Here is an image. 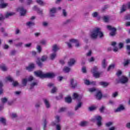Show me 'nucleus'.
Here are the masks:
<instances>
[{
	"label": "nucleus",
	"mask_w": 130,
	"mask_h": 130,
	"mask_svg": "<svg viewBox=\"0 0 130 130\" xmlns=\"http://www.w3.org/2000/svg\"><path fill=\"white\" fill-rule=\"evenodd\" d=\"M89 37L92 40L97 39L98 37L100 39H102V38H104V34L101 31V28L95 27L90 30Z\"/></svg>",
	"instance_id": "nucleus-1"
},
{
	"label": "nucleus",
	"mask_w": 130,
	"mask_h": 130,
	"mask_svg": "<svg viewBox=\"0 0 130 130\" xmlns=\"http://www.w3.org/2000/svg\"><path fill=\"white\" fill-rule=\"evenodd\" d=\"M101 120H102V117L99 115L94 116L91 119V121L92 122H95V121H97L96 124L98 126H101L102 125V122H101Z\"/></svg>",
	"instance_id": "nucleus-2"
},
{
	"label": "nucleus",
	"mask_w": 130,
	"mask_h": 130,
	"mask_svg": "<svg viewBox=\"0 0 130 130\" xmlns=\"http://www.w3.org/2000/svg\"><path fill=\"white\" fill-rule=\"evenodd\" d=\"M107 28L108 30L111 31V32H110V36L113 37V36H115V35H116V28L113 27L111 25H107Z\"/></svg>",
	"instance_id": "nucleus-3"
},
{
	"label": "nucleus",
	"mask_w": 130,
	"mask_h": 130,
	"mask_svg": "<svg viewBox=\"0 0 130 130\" xmlns=\"http://www.w3.org/2000/svg\"><path fill=\"white\" fill-rule=\"evenodd\" d=\"M128 9H130V2H128L127 4L122 5L120 13H123Z\"/></svg>",
	"instance_id": "nucleus-4"
},
{
	"label": "nucleus",
	"mask_w": 130,
	"mask_h": 130,
	"mask_svg": "<svg viewBox=\"0 0 130 130\" xmlns=\"http://www.w3.org/2000/svg\"><path fill=\"white\" fill-rule=\"evenodd\" d=\"M128 82V78L125 76H122L119 80L118 81V83H121V84H126Z\"/></svg>",
	"instance_id": "nucleus-5"
},
{
	"label": "nucleus",
	"mask_w": 130,
	"mask_h": 130,
	"mask_svg": "<svg viewBox=\"0 0 130 130\" xmlns=\"http://www.w3.org/2000/svg\"><path fill=\"white\" fill-rule=\"evenodd\" d=\"M70 42L66 43L69 48H72L73 47V46H72V43H77L78 42V40L75 39H71L69 40Z\"/></svg>",
	"instance_id": "nucleus-6"
},
{
	"label": "nucleus",
	"mask_w": 130,
	"mask_h": 130,
	"mask_svg": "<svg viewBox=\"0 0 130 130\" xmlns=\"http://www.w3.org/2000/svg\"><path fill=\"white\" fill-rule=\"evenodd\" d=\"M17 12H20L21 16H25L26 15V10L23 7H18L16 9Z\"/></svg>",
	"instance_id": "nucleus-7"
},
{
	"label": "nucleus",
	"mask_w": 130,
	"mask_h": 130,
	"mask_svg": "<svg viewBox=\"0 0 130 130\" xmlns=\"http://www.w3.org/2000/svg\"><path fill=\"white\" fill-rule=\"evenodd\" d=\"M77 85L78 83H77V81L75 82V79H74L73 78L70 79V85L72 89H75L76 88H77Z\"/></svg>",
	"instance_id": "nucleus-8"
},
{
	"label": "nucleus",
	"mask_w": 130,
	"mask_h": 130,
	"mask_svg": "<svg viewBox=\"0 0 130 130\" xmlns=\"http://www.w3.org/2000/svg\"><path fill=\"white\" fill-rule=\"evenodd\" d=\"M56 13V8H52L50 9L49 15L50 17H55V14Z\"/></svg>",
	"instance_id": "nucleus-9"
},
{
	"label": "nucleus",
	"mask_w": 130,
	"mask_h": 130,
	"mask_svg": "<svg viewBox=\"0 0 130 130\" xmlns=\"http://www.w3.org/2000/svg\"><path fill=\"white\" fill-rule=\"evenodd\" d=\"M59 49V46H58L57 44H54L52 46V51H53V52H55L56 53V52H57Z\"/></svg>",
	"instance_id": "nucleus-10"
},
{
	"label": "nucleus",
	"mask_w": 130,
	"mask_h": 130,
	"mask_svg": "<svg viewBox=\"0 0 130 130\" xmlns=\"http://www.w3.org/2000/svg\"><path fill=\"white\" fill-rule=\"evenodd\" d=\"M35 75L37 76V77H39V78H44L45 77V74H43V73H42V71H37V72H35Z\"/></svg>",
	"instance_id": "nucleus-11"
},
{
	"label": "nucleus",
	"mask_w": 130,
	"mask_h": 130,
	"mask_svg": "<svg viewBox=\"0 0 130 130\" xmlns=\"http://www.w3.org/2000/svg\"><path fill=\"white\" fill-rule=\"evenodd\" d=\"M55 77V74L54 73H48L45 74L44 78H49V79H52Z\"/></svg>",
	"instance_id": "nucleus-12"
},
{
	"label": "nucleus",
	"mask_w": 130,
	"mask_h": 130,
	"mask_svg": "<svg viewBox=\"0 0 130 130\" xmlns=\"http://www.w3.org/2000/svg\"><path fill=\"white\" fill-rule=\"evenodd\" d=\"M95 97L97 100H101V99H102V97H103L102 92H101V91L99 90V89L96 92Z\"/></svg>",
	"instance_id": "nucleus-13"
},
{
	"label": "nucleus",
	"mask_w": 130,
	"mask_h": 130,
	"mask_svg": "<svg viewBox=\"0 0 130 130\" xmlns=\"http://www.w3.org/2000/svg\"><path fill=\"white\" fill-rule=\"evenodd\" d=\"M8 3H5L4 0H0V9H5L8 7Z\"/></svg>",
	"instance_id": "nucleus-14"
},
{
	"label": "nucleus",
	"mask_w": 130,
	"mask_h": 130,
	"mask_svg": "<svg viewBox=\"0 0 130 130\" xmlns=\"http://www.w3.org/2000/svg\"><path fill=\"white\" fill-rule=\"evenodd\" d=\"M124 109H125L124 106H123L122 105H120L119 107L115 110V112H120V111H122L124 110Z\"/></svg>",
	"instance_id": "nucleus-15"
},
{
	"label": "nucleus",
	"mask_w": 130,
	"mask_h": 130,
	"mask_svg": "<svg viewBox=\"0 0 130 130\" xmlns=\"http://www.w3.org/2000/svg\"><path fill=\"white\" fill-rule=\"evenodd\" d=\"M35 68V66L34 65V63H31L28 66V67L26 68V70L27 71H28V72H32L33 70H34Z\"/></svg>",
	"instance_id": "nucleus-16"
},
{
	"label": "nucleus",
	"mask_w": 130,
	"mask_h": 130,
	"mask_svg": "<svg viewBox=\"0 0 130 130\" xmlns=\"http://www.w3.org/2000/svg\"><path fill=\"white\" fill-rule=\"evenodd\" d=\"M84 84L85 85H87V86H89V85H95V84H96V82H94V81L90 82V81H89L87 79H84Z\"/></svg>",
	"instance_id": "nucleus-17"
},
{
	"label": "nucleus",
	"mask_w": 130,
	"mask_h": 130,
	"mask_svg": "<svg viewBox=\"0 0 130 130\" xmlns=\"http://www.w3.org/2000/svg\"><path fill=\"white\" fill-rule=\"evenodd\" d=\"M55 121L53 122L52 123V125L53 126L56 125L57 123H58V122L60 121V118L59 117V116H56L55 117Z\"/></svg>",
	"instance_id": "nucleus-18"
},
{
	"label": "nucleus",
	"mask_w": 130,
	"mask_h": 130,
	"mask_svg": "<svg viewBox=\"0 0 130 130\" xmlns=\"http://www.w3.org/2000/svg\"><path fill=\"white\" fill-rule=\"evenodd\" d=\"M57 56V54H56V52H53V53H52L50 54L49 59L51 60H54V59H55V58Z\"/></svg>",
	"instance_id": "nucleus-19"
},
{
	"label": "nucleus",
	"mask_w": 130,
	"mask_h": 130,
	"mask_svg": "<svg viewBox=\"0 0 130 130\" xmlns=\"http://www.w3.org/2000/svg\"><path fill=\"white\" fill-rule=\"evenodd\" d=\"M73 97L74 99H76V100H78V101H80L82 99V96L77 93H74L73 94Z\"/></svg>",
	"instance_id": "nucleus-20"
},
{
	"label": "nucleus",
	"mask_w": 130,
	"mask_h": 130,
	"mask_svg": "<svg viewBox=\"0 0 130 130\" xmlns=\"http://www.w3.org/2000/svg\"><path fill=\"white\" fill-rule=\"evenodd\" d=\"M16 13L15 12H7L5 14V18L8 19L10 18V17H12V16H14Z\"/></svg>",
	"instance_id": "nucleus-21"
},
{
	"label": "nucleus",
	"mask_w": 130,
	"mask_h": 130,
	"mask_svg": "<svg viewBox=\"0 0 130 130\" xmlns=\"http://www.w3.org/2000/svg\"><path fill=\"white\" fill-rule=\"evenodd\" d=\"M43 101L45 105L46 108L47 109L50 108V103H49V101L45 99H43Z\"/></svg>",
	"instance_id": "nucleus-22"
},
{
	"label": "nucleus",
	"mask_w": 130,
	"mask_h": 130,
	"mask_svg": "<svg viewBox=\"0 0 130 130\" xmlns=\"http://www.w3.org/2000/svg\"><path fill=\"white\" fill-rule=\"evenodd\" d=\"M0 69L3 71V72H7L8 71V68L7 66L5 64H2V65L0 66Z\"/></svg>",
	"instance_id": "nucleus-23"
},
{
	"label": "nucleus",
	"mask_w": 130,
	"mask_h": 130,
	"mask_svg": "<svg viewBox=\"0 0 130 130\" xmlns=\"http://www.w3.org/2000/svg\"><path fill=\"white\" fill-rule=\"evenodd\" d=\"M75 62H76V60L74 59H71L69 61H68V66L69 67H72L75 64Z\"/></svg>",
	"instance_id": "nucleus-24"
},
{
	"label": "nucleus",
	"mask_w": 130,
	"mask_h": 130,
	"mask_svg": "<svg viewBox=\"0 0 130 130\" xmlns=\"http://www.w3.org/2000/svg\"><path fill=\"white\" fill-rule=\"evenodd\" d=\"M102 66L103 69H106L107 67V62L106 61V59H104L102 62Z\"/></svg>",
	"instance_id": "nucleus-25"
},
{
	"label": "nucleus",
	"mask_w": 130,
	"mask_h": 130,
	"mask_svg": "<svg viewBox=\"0 0 130 130\" xmlns=\"http://www.w3.org/2000/svg\"><path fill=\"white\" fill-rule=\"evenodd\" d=\"M130 63V59H124L123 66L124 67H126L128 66Z\"/></svg>",
	"instance_id": "nucleus-26"
},
{
	"label": "nucleus",
	"mask_w": 130,
	"mask_h": 130,
	"mask_svg": "<svg viewBox=\"0 0 130 130\" xmlns=\"http://www.w3.org/2000/svg\"><path fill=\"white\" fill-rule=\"evenodd\" d=\"M37 64L40 68H41L42 66H43V64L42 63V62H41V60L40 59V58H37Z\"/></svg>",
	"instance_id": "nucleus-27"
},
{
	"label": "nucleus",
	"mask_w": 130,
	"mask_h": 130,
	"mask_svg": "<svg viewBox=\"0 0 130 130\" xmlns=\"http://www.w3.org/2000/svg\"><path fill=\"white\" fill-rule=\"evenodd\" d=\"M92 74H94L95 73H97L98 72V67L97 66H94L92 68L91 71Z\"/></svg>",
	"instance_id": "nucleus-28"
},
{
	"label": "nucleus",
	"mask_w": 130,
	"mask_h": 130,
	"mask_svg": "<svg viewBox=\"0 0 130 130\" xmlns=\"http://www.w3.org/2000/svg\"><path fill=\"white\" fill-rule=\"evenodd\" d=\"M0 122L2 123V124L3 125H6V122H7V120H6V118L4 117H1L0 118Z\"/></svg>",
	"instance_id": "nucleus-29"
},
{
	"label": "nucleus",
	"mask_w": 130,
	"mask_h": 130,
	"mask_svg": "<svg viewBox=\"0 0 130 130\" xmlns=\"http://www.w3.org/2000/svg\"><path fill=\"white\" fill-rule=\"evenodd\" d=\"M38 85V82H32L31 84H30V90L33 89V88L35 87V86H37Z\"/></svg>",
	"instance_id": "nucleus-30"
},
{
	"label": "nucleus",
	"mask_w": 130,
	"mask_h": 130,
	"mask_svg": "<svg viewBox=\"0 0 130 130\" xmlns=\"http://www.w3.org/2000/svg\"><path fill=\"white\" fill-rule=\"evenodd\" d=\"M99 84L101 85V86H102L103 87H107V86L109 85V83L102 81L100 82Z\"/></svg>",
	"instance_id": "nucleus-31"
},
{
	"label": "nucleus",
	"mask_w": 130,
	"mask_h": 130,
	"mask_svg": "<svg viewBox=\"0 0 130 130\" xmlns=\"http://www.w3.org/2000/svg\"><path fill=\"white\" fill-rule=\"evenodd\" d=\"M98 89L93 87V88H90L88 89L89 92H90V93H93V92H97L98 91Z\"/></svg>",
	"instance_id": "nucleus-32"
},
{
	"label": "nucleus",
	"mask_w": 130,
	"mask_h": 130,
	"mask_svg": "<svg viewBox=\"0 0 130 130\" xmlns=\"http://www.w3.org/2000/svg\"><path fill=\"white\" fill-rule=\"evenodd\" d=\"M70 71H71V68L68 67H65L63 69V72H64V73H70Z\"/></svg>",
	"instance_id": "nucleus-33"
},
{
	"label": "nucleus",
	"mask_w": 130,
	"mask_h": 130,
	"mask_svg": "<svg viewBox=\"0 0 130 130\" xmlns=\"http://www.w3.org/2000/svg\"><path fill=\"white\" fill-rule=\"evenodd\" d=\"M82 103L81 102L78 103L77 105L75 107V110L77 111L79 108H81L82 107Z\"/></svg>",
	"instance_id": "nucleus-34"
},
{
	"label": "nucleus",
	"mask_w": 130,
	"mask_h": 130,
	"mask_svg": "<svg viewBox=\"0 0 130 130\" xmlns=\"http://www.w3.org/2000/svg\"><path fill=\"white\" fill-rule=\"evenodd\" d=\"M80 126H86V125H88V121H84L81 122L80 124Z\"/></svg>",
	"instance_id": "nucleus-35"
},
{
	"label": "nucleus",
	"mask_w": 130,
	"mask_h": 130,
	"mask_svg": "<svg viewBox=\"0 0 130 130\" xmlns=\"http://www.w3.org/2000/svg\"><path fill=\"white\" fill-rule=\"evenodd\" d=\"M105 108H106V106H102V107H101V108L99 109L100 112H101V113H104Z\"/></svg>",
	"instance_id": "nucleus-36"
},
{
	"label": "nucleus",
	"mask_w": 130,
	"mask_h": 130,
	"mask_svg": "<svg viewBox=\"0 0 130 130\" xmlns=\"http://www.w3.org/2000/svg\"><path fill=\"white\" fill-rule=\"evenodd\" d=\"M35 25V23L32 21H28L26 23V26L28 27H31V26H34Z\"/></svg>",
	"instance_id": "nucleus-37"
},
{
	"label": "nucleus",
	"mask_w": 130,
	"mask_h": 130,
	"mask_svg": "<svg viewBox=\"0 0 130 130\" xmlns=\"http://www.w3.org/2000/svg\"><path fill=\"white\" fill-rule=\"evenodd\" d=\"M115 67V65L114 64H112L110 65L107 69L108 72H109V71H111V70H113Z\"/></svg>",
	"instance_id": "nucleus-38"
},
{
	"label": "nucleus",
	"mask_w": 130,
	"mask_h": 130,
	"mask_svg": "<svg viewBox=\"0 0 130 130\" xmlns=\"http://www.w3.org/2000/svg\"><path fill=\"white\" fill-rule=\"evenodd\" d=\"M65 101L67 103H72V98L71 97H67L65 98Z\"/></svg>",
	"instance_id": "nucleus-39"
},
{
	"label": "nucleus",
	"mask_w": 130,
	"mask_h": 130,
	"mask_svg": "<svg viewBox=\"0 0 130 130\" xmlns=\"http://www.w3.org/2000/svg\"><path fill=\"white\" fill-rule=\"evenodd\" d=\"M100 75L101 74L99 72L93 73V77L96 78H99L100 77Z\"/></svg>",
	"instance_id": "nucleus-40"
},
{
	"label": "nucleus",
	"mask_w": 130,
	"mask_h": 130,
	"mask_svg": "<svg viewBox=\"0 0 130 130\" xmlns=\"http://www.w3.org/2000/svg\"><path fill=\"white\" fill-rule=\"evenodd\" d=\"M10 116L11 118H17V117H18V115L16 113H12L10 114Z\"/></svg>",
	"instance_id": "nucleus-41"
},
{
	"label": "nucleus",
	"mask_w": 130,
	"mask_h": 130,
	"mask_svg": "<svg viewBox=\"0 0 130 130\" xmlns=\"http://www.w3.org/2000/svg\"><path fill=\"white\" fill-rule=\"evenodd\" d=\"M70 23H71V19H67L62 22V25L63 26H64L66 25H68V24H70Z\"/></svg>",
	"instance_id": "nucleus-42"
},
{
	"label": "nucleus",
	"mask_w": 130,
	"mask_h": 130,
	"mask_svg": "<svg viewBox=\"0 0 130 130\" xmlns=\"http://www.w3.org/2000/svg\"><path fill=\"white\" fill-rule=\"evenodd\" d=\"M47 58H48L47 55H43L42 56L41 60L42 61H46V60H47Z\"/></svg>",
	"instance_id": "nucleus-43"
},
{
	"label": "nucleus",
	"mask_w": 130,
	"mask_h": 130,
	"mask_svg": "<svg viewBox=\"0 0 130 130\" xmlns=\"http://www.w3.org/2000/svg\"><path fill=\"white\" fill-rule=\"evenodd\" d=\"M113 125V122H108L107 123H105V125L106 126H107V127H109L110 126H111V125Z\"/></svg>",
	"instance_id": "nucleus-44"
},
{
	"label": "nucleus",
	"mask_w": 130,
	"mask_h": 130,
	"mask_svg": "<svg viewBox=\"0 0 130 130\" xmlns=\"http://www.w3.org/2000/svg\"><path fill=\"white\" fill-rule=\"evenodd\" d=\"M40 44H42V45H46L47 41L45 40H42L40 41Z\"/></svg>",
	"instance_id": "nucleus-45"
},
{
	"label": "nucleus",
	"mask_w": 130,
	"mask_h": 130,
	"mask_svg": "<svg viewBox=\"0 0 130 130\" xmlns=\"http://www.w3.org/2000/svg\"><path fill=\"white\" fill-rule=\"evenodd\" d=\"M4 86V85L3 84V82H2V81H0V95L3 94V86Z\"/></svg>",
	"instance_id": "nucleus-46"
},
{
	"label": "nucleus",
	"mask_w": 130,
	"mask_h": 130,
	"mask_svg": "<svg viewBox=\"0 0 130 130\" xmlns=\"http://www.w3.org/2000/svg\"><path fill=\"white\" fill-rule=\"evenodd\" d=\"M37 3L41 6H44V5H45V3H44L42 0H37Z\"/></svg>",
	"instance_id": "nucleus-47"
},
{
	"label": "nucleus",
	"mask_w": 130,
	"mask_h": 130,
	"mask_svg": "<svg viewBox=\"0 0 130 130\" xmlns=\"http://www.w3.org/2000/svg\"><path fill=\"white\" fill-rule=\"evenodd\" d=\"M37 50L39 53H41V51H42V48H41V46L40 45H38L37 47Z\"/></svg>",
	"instance_id": "nucleus-48"
},
{
	"label": "nucleus",
	"mask_w": 130,
	"mask_h": 130,
	"mask_svg": "<svg viewBox=\"0 0 130 130\" xmlns=\"http://www.w3.org/2000/svg\"><path fill=\"white\" fill-rule=\"evenodd\" d=\"M27 82H28V80L26 79H24L22 80V84L23 86H25L27 85Z\"/></svg>",
	"instance_id": "nucleus-49"
},
{
	"label": "nucleus",
	"mask_w": 130,
	"mask_h": 130,
	"mask_svg": "<svg viewBox=\"0 0 130 130\" xmlns=\"http://www.w3.org/2000/svg\"><path fill=\"white\" fill-rule=\"evenodd\" d=\"M62 15L63 16V17H67L68 16V13L67 12L66 9L62 10Z\"/></svg>",
	"instance_id": "nucleus-50"
},
{
	"label": "nucleus",
	"mask_w": 130,
	"mask_h": 130,
	"mask_svg": "<svg viewBox=\"0 0 130 130\" xmlns=\"http://www.w3.org/2000/svg\"><path fill=\"white\" fill-rule=\"evenodd\" d=\"M6 79L7 80V81H9V82H14V79L11 76H8L6 77Z\"/></svg>",
	"instance_id": "nucleus-51"
},
{
	"label": "nucleus",
	"mask_w": 130,
	"mask_h": 130,
	"mask_svg": "<svg viewBox=\"0 0 130 130\" xmlns=\"http://www.w3.org/2000/svg\"><path fill=\"white\" fill-rule=\"evenodd\" d=\"M56 130H61V125L59 124H56Z\"/></svg>",
	"instance_id": "nucleus-52"
},
{
	"label": "nucleus",
	"mask_w": 130,
	"mask_h": 130,
	"mask_svg": "<svg viewBox=\"0 0 130 130\" xmlns=\"http://www.w3.org/2000/svg\"><path fill=\"white\" fill-rule=\"evenodd\" d=\"M41 102H38L35 104V107L36 108H39L40 106H41Z\"/></svg>",
	"instance_id": "nucleus-53"
},
{
	"label": "nucleus",
	"mask_w": 130,
	"mask_h": 130,
	"mask_svg": "<svg viewBox=\"0 0 130 130\" xmlns=\"http://www.w3.org/2000/svg\"><path fill=\"white\" fill-rule=\"evenodd\" d=\"M57 90V88H56V87L53 86V88L51 90V93L53 94V93H55V92H56Z\"/></svg>",
	"instance_id": "nucleus-54"
},
{
	"label": "nucleus",
	"mask_w": 130,
	"mask_h": 130,
	"mask_svg": "<svg viewBox=\"0 0 130 130\" xmlns=\"http://www.w3.org/2000/svg\"><path fill=\"white\" fill-rule=\"evenodd\" d=\"M22 45H23V43L22 42H19L15 44V46L16 47H21Z\"/></svg>",
	"instance_id": "nucleus-55"
},
{
	"label": "nucleus",
	"mask_w": 130,
	"mask_h": 130,
	"mask_svg": "<svg viewBox=\"0 0 130 130\" xmlns=\"http://www.w3.org/2000/svg\"><path fill=\"white\" fill-rule=\"evenodd\" d=\"M88 109H89V111H93L96 110V107H95V106H91V107H90L88 108Z\"/></svg>",
	"instance_id": "nucleus-56"
},
{
	"label": "nucleus",
	"mask_w": 130,
	"mask_h": 130,
	"mask_svg": "<svg viewBox=\"0 0 130 130\" xmlns=\"http://www.w3.org/2000/svg\"><path fill=\"white\" fill-rule=\"evenodd\" d=\"M92 16L93 18H97L98 17V12H95L92 14Z\"/></svg>",
	"instance_id": "nucleus-57"
},
{
	"label": "nucleus",
	"mask_w": 130,
	"mask_h": 130,
	"mask_svg": "<svg viewBox=\"0 0 130 130\" xmlns=\"http://www.w3.org/2000/svg\"><path fill=\"white\" fill-rule=\"evenodd\" d=\"M12 82H13L12 85L14 87H16V86H18L19 85V83L17 81H14L13 80V81Z\"/></svg>",
	"instance_id": "nucleus-58"
},
{
	"label": "nucleus",
	"mask_w": 130,
	"mask_h": 130,
	"mask_svg": "<svg viewBox=\"0 0 130 130\" xmlns=\"http://www.w3.org/2000/svg\"><path fill=\"white\" fill-rule=\"evenodd\" d=\"M82 72L84 74H86V73H87V70L86 69V67H82Z\"/></svg>",
	"instance_id": "nucleus-59"
},
{
	"label": "nucleus",
	"mask_w": 130,
	"mask_h": 130,
	"mask_svg": "<svg viewBox=\"0 0 130 130\" xmlns=\"http://www.w3.org/2000/svg\"><path fill=\"white\" fill-rule=\"evenodd\" d=\"M21 33V30L19 28H16L15 30V34L16 35H18V34H20Z\"/></svg>",
	"instance_id": "nucleus-60"
},
{
	"label": "nucleus",
	"mask_w": 130,
	"mask_h": 130,
	"mask_svg": "<svg viewBox=\"0 0 130 130\" xmlns=\"http://www.w3.org/2000/svg\"><path fill=\"white\" fill-rule=\"evenodd\" d=\"M88 60L89 62H93V61H94L95 59L93 57H91V58H89Z\"/></svg>",
	"instance_id": "nucleus-61"
},
{
	"label": "nucleus",
	"mask_w": 130,
	"mask_h": 130,
	"mask_svg": "<svg viewBox=\"0 0 130 130\" xmlns=\"http://www.w3.org/2000/svg\"><path fill=\"white\" fill-rule=\"evenodd\" d=\"M104 22H107L109 21V18H108V17H107V16H104Z\"/></svg>",
	"instance_id": "nucleus-62"
},
{
	"label": "nucleus",
	"mask_w": 130,
	"mask_h": 130,
	"mask_svg": "<svg viewBox=\"0 0 130 130\" xmlns=\"http://www.w3.org/2000/svg\"><path fill=\"white\" fill-rule=\"evenodd\" d=\"M17 51L15 50H12L10 52L11 55H15L16 54Z\"/></svg>",
	"instance_id": "nucleus-63"
},
{
	"label": "nucleus",
	"mask_w": 130,
	"mask_h": 130,
	"mask_svg": "<svg viewBox=\"0 0 130 130\" xmlns=\"http://www.w3.org/2000/svg\"><path fill=\"white\" fill-rule=\"evenodd\" d=\"M125 126L127 128H128L129 129H130V122H127L126 125Z\"/></svg>",
	"instance_id": "nucleus-64"
}]
</instances>
